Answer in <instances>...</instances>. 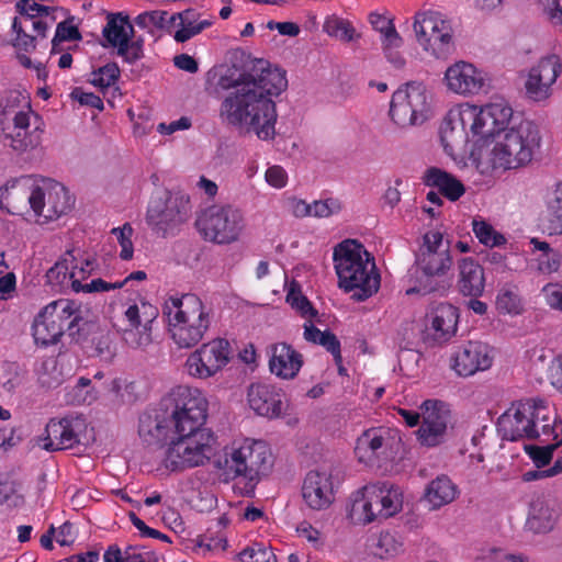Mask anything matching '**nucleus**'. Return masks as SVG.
Wrapping results in <instances>:
<instances>
[{"instance_id": "f257e3e1", "label": "nucleus", "mask_w": 562, "mask_h": 562, "mask_svg": "<svg viewBox=\"0 0 562 562\" xmlns=\"http://www.w3.org/2000/svg\"><path fill=\"white\" fill-rule=\"evenodd\" d=\"M218 86L228 91L218 110L223 124L240 133H254L262 140L274 138L278 114L271 97L286 89L284 70L271 68L267 60L254 58L243 49H234Z\"/></svg>"}, {"instance_id": "f03ea898", "label": "nucleus", "mask_w": 562, "mask_h": 562, "mask_svg": "<svg viewBox=\"0 0 562 562\" xmlns=\"http://www.w3.org/2000/svg\"><path fill=\"white\" fill-rule=\"evenodd\" d=\"M164 405L173 418V434L166 452L165 465L171 471L203 465L213 453L215 441L210 429L202 428L207 402L198 389L178 385Z\"/></svg>"}, {"instance_id": "7ed1b4c3", "label": "nucleus", "mask_w": 562, "mask_h": 562, "mask_svg": "<svg viewBox=\"0 0 562 562\" xmlns=\"http://www.w3.org/2000/svg\"><path fill=\"white\" fill-rule=\"evenodd\" d=\"M491 105L506 108L509 115H506L502 125H495L488 135L494 138V145L484 154L486 162L493 170L527 166L540 154L542 137L539 126L529 120L515 123L513 109L505 102H494Z\"/></svg>"}, {"instance_id": "20e7f679", "label": "nucleus", "mask_w": 562, "mask_h": 562, "mask_svg": "<svg viewBox=\"0 0 562 562\" xmlns=\"http://www.w3.org/2000/svg\"><path fill=\"white\" fill-rule=\"evenodd\" d=\"M338 286L352 292L351 299L363 302L380 289V274L374 258L364 246L355 239L338 244L334 250Z\"/></svg>"}, {"instance_id": "39448f33", "label": "nucleus", "mask_w": 562, "mask_h": 562, "mask_svg": "<svg viewBox=\"0 0 562 562\" xmlns=\"http://www.w3.org/2000/svg\"><path fill=\"white\" fill-rule=\"evenodd\" d=\"M503 439L518 441L522 439H542L546 442L550 436L560 429L557 414L543 398H525L514 402L512 406L499 416L497 422Z\"/></svg>"}, {"instance_id": "423d86ee", "label": "nucleus", "mask_w": 562, "mask_h": 562, "mask_svg": "<svg viewBox=\"0 0 562 562\" xmlns=\"http://www.w3.org/2000/svg\"><path fill=\"white\" fill-rule=\"evenodd\" d=\"M168 317V331L179 348H193L209 331L213 312L196 294L171 296L164 306Z\"/></svg>"}, {"instance_id": "0eeeda50", "label": "nucleus", "mask_w": 562, "mask_h": 562, "mask_svg": "<svg viewBox=\"0 0 562 562\" xmlns=\"http://www.w3.org/2000/svg\"><path fill=\"white\" fill-rule=\"evenodd\" d=\"M509 112L506 108L491 105L479 108L467 105L457 111H450L440 126V139L447 153L456 145L467 140L465 130L469 127L473 135L488 138L495 125H502Z\"/></svg>"}, {"instance_id": "6e6552de", "label": "nucleus", "mask_w": 562, "mask_h": 562, "mask_svg": "<svg viewBox=\"0 0 562 562\" xmlns=\"http://www.w3.org/2000/svg\"><path fill=\"white\" fill-rule=\"evenodd\" d=\"M402 506L403 496L397 487L387 482L369 484L352 494L349 517L366 525L397 514Z\"/></svg>"}, {"instance_id": "1a4fd4ad", "label": "nucleus", "mask_w": 562, "mask_h": 562, "mask_svg": "<svg viewBox=\"0 0 562 562\" xmlns=\"http://www.w3.org/2000/svg\"><path fill=\"white\" fill-rule=\"evenodd\" d=\"M217 467L232 477L244 476L247 491H252L261 475H267L272 467L271 452L263 441L246 440L240 447L225 451L217 460Z\"/></svg>"}, {"instance_id": "9d476101", "label": "nucleus", "mask_w": 562, "mask_h": 562, "mask_svg": "<svg viewBox=\"0 0 562 562\" xmlns=\"http://www.w3.org/2000/svg\"><path fill=\"white\" fill-rule=\"evenodd\" d=\"M417 271L426 279L423 289L425 292H445L443 282H435L432 278L446 276L452 265L453 258L450 250V241L443 240V235L437 231L427 232L423 236V244L415 255Z\"/></svg>"}, {"instance_id": "9b49d317", "label": "nucleus", "mask_w": 562, "mask_h": 562, "mask_svg": "<svg viewBox=\"0 0 562 562\" xmlns=\"http://www.w3.org/2000/svg\"><path fill=\"white\" fill-rule=\"evenodd\" d=\"M195 227L201 236L217 245H228L239 239L245 218L241 211L233 205H211L200 212Z\"/></svg>"}, {"instance_id": "f8f14e48", "label": "nucleus", "mask_w": 562, "mask_h": 562, "mask_svg": "<svg viewBox=\"0 0 562 562\" xmlns=\"http://www.w3.org/2000/svg\"><path fill=\"white\" fill-rule=\"evenodd\" d=\"M191 213L189 196L165 190L151 199L146 221L154 232L166 237L186 223Z\"/></svg>"}, {"instance_id": "ddd939ff", "label": "nucleus", "mask_w": 562, "mask_h": 562, "mask_svg": "<svg viewBox=\"0 0 562 562\" xmlns=\"http://www.w3.org/2000/svg\"><path fill=\"white\" fill-rule=\"evenodd\" d=\"M430 105L426 87L420 82H408L392 95L390 116L400 127L423 124L428 119Z\"/></svg>"}, {"instance_id": "4468645a", "label": "nucleus", "mask_w": 562, "mask_h": 562, "mask_svg": "<svg viewBox=\"0 0 562 562\" xmlns=\"http://www.w3.org/2000/svg\"><path fill=\"white\" fill-rule=\"evenodd\" d=\"M45 206V192L29 176L11 180L0 188V207L13 215H25L32 210L41 216Z\"/></svg>"}, {"instance_id": "2eb2a0df", "label": "nucleus", "mask_w": 562, "mask_h": 562, "mask_svg": "<svg viewBox=\"0 0 562 562\" xmlns=\"http://www.w3.org/2000/svg\"><path fill=\"white\" fill-rule=\"evenodd\" d=\"M87 430L86 419L80 416L67 415L60 419L52 418L45 427V437L38 438V445L46 451L69 449L81 450L85 447L82 437Z\"/></svg>"}, {"instance_id": "dca6fc26", "label": "nucleus", "mask_w": 562, "mask_h": 562, "mask_svg": "<svg viewBox=\"0 0 562 562\" xmlns=\"http://www.w3.org/2000/svg\"><path fill=\"white\" fill-rule=\"evenodd\" d=\"M231 345L223 338L203 344L193 351L186 361L191 376L207 379L221 371L229 361Z\"/></svg>"}, {"instance_id": "f3484780", "label": "nucleus", "mask_w": 562, "mask_h": 562, "mask_svg": "<svg viewBox=\"0 0 562 562\" xmlns=\"http://www.w3.org/2000/svg\"><path fill=\"white\" fill-rule=\"evenodd\" d=\"M133 33L134 29L127 15L122 13H110L108 15V22L102 34L108 44L116 47L117 55L128 64H133L143 57V41H132Z\"/></svg>"}, {"instance_id": "a211bd4d", "label": "nucleus", "mask_w": 562, "mask_h": 562, "mask_svg": "<svg viewBox=\"0 0 562 562\" xmlns=\"http://www.w3.org/2000/svg\"><path fill=\"white\" fill-rule=\"evenodd\" d=\"M416 38L426 50L445 53L452 41V27L439 12L418 13L414 22Z\"/></svg>"}, {"instance_id": "6ab92c4d", "label": "nucleus", "mask_w": 562, "mask_h": 562, "mask_svg": "<svg viewBox=\"0 0 562 562\" xmlns=\"http://www.w3.org/2000/svg\"><path fill=\"white\" fill-rule=\"evenodd\" d=\"M423 423L416 431L420 445L435 447L445 441L449 413L440 401L427 400L422 406Z\"/></svg>"}, {"instance_id": "aec40b11", "label": "nucleus", "mask_w": 562, "mask_h": 562, "mask_svg": "<svg viewBox=\"0 0 562 562\" xmlns=\"http://www.w3.org/2000/svg\"><path fill=\"white\" fill-rule=\"evenodd\" d=\"M458 308L449 303H439L426 314L424 340L430 345L447 342L457 331Z\"/></svg>"}, {"instance_id": "412c9836", "label": "nucleus", "mask_w": 562, "mask_h": 562, "mask_svg": "<svg viewBox=\"0 0 562 562\" xmlns=\"http://www.w3.org/2000/svg\"><path fill=\"white\" fill-rule=\"evenodd\" d=\"M562 69L558 55H549L533 66L525 82L526 93L533 101H543L551 94V86Z\"/></svg>"}, {"instance_id": "4be33fe9", "label": "nucleus", "mask_w": 562, "mask_h": 562, "mask_svg": "<svg viewBox=\"0 0 562 562\" xmlns=\"http://www.w3.org/2000/svg\"><path fill=\"white\" fill-rule=\"evenodd\" d=\"M158 310L149 303L134 304L125 311L130 329H125V340L133 347L147 346L151 341V324Z\"/></svg>"}, {"instance_id": "5701e85b", "label": "nucleus", "mask_w": 562, "mask_h": 562, "mask_svg": "<svg viewBox=\"0 0 562 562\" xmlns=\"http://www.w3.org/2000/svg\"><path fill=\"white\" fill-rule=\"evenodd\" d=\"M446 80L449 89L460 94L486 92L490 87L486 76L465 61L450 66L446 71Z\"/></svg>"}, {"instance_id": "b1692460", "label": "nucleus", "mask_w": 562, "mask_h": 562, "mask_svg": "<svg viewBox=\"0 0 562 562\" xmlns=\"http://www.w3.org/2000/svg\"><path fill=\"white\" fill-rule=\"evenodd\" d=\"M86 325L88 322L79 315L67 324H63L43 311L34 321L33 336L36 342L47 346L56 344L66 331L71 337L80 336Z\"/></svg>"}, {"instance_id": "393cba45", "label": "nucleus", "mask_w": 562, "mask_h": 562, "mask_svg": "<svg viewBox=\"0 0 562 562\" xmlns=\"http://www.w3.org/2000/svg\"><path fill=\"white\" fill-rule=\"evenodd\" d=\"M452 360V368L462 376H470L492 366L488 346L480 341H469L463 345Z\"/></svg>"}, {"instance_id": "a878e982", "label": "nucleus", "mask_w": 562, "mask_h": 562, "mask_svg": "<svg viewBox=\"0 0 562 562\" xmlns=\"http://www.w3.org/2000/svg\"><path fill=\"white\" fill-rule=\"evenodd\" d=\"M302 497L311 509L328 508L334 501L331 476L325 472L310 471L302 485Z\"/></svg>"}, {"instance_id": "bb28decb", "label": "nucleus", "mask_w": 562, "mask_h": 562, "mask_svg": "<svg viewBox=\"0 0 562 562\" xmlns=\"http://www.w3.org/2000/svg\"><path fill=\"white\" fill-rule=\"evenodd\" d=\"M267 352L271 373L281 379H294L303 366V356L286 342L272 344Z\"/></svg>"}, {"instance_id": "cd10ccee", "label": "nucleus", "mask_w": 562, "mask_h": 562, "mask_svg": "<svg viewBox=\"0 0 562 562\" xmlns=\"http://www.w3.org/2000/svg\"><path fill=\"white\" fill-rule=\"evenodd\" d=\"M170 392L162 397L159 404V413L155 415L145 414L139 418L138 434L148 445H156L166 441L169 434H173V418L168 414L165 401Z\"/></svg>"}, {"instance_id": "c85d7f7f", "label": "nucleus", "mask_w": 562, "mask_h": 562, "mask_svg": "<svg viewBox=\"0 0 562 562\" xmlns=\"http://www.w3.org/2000/svg\"><path fill=\"white\" fill-rule=\"evenodd\" d=\"M457 289L463 296L479 297L485 288L484 270L472 258H462L458 261Z\"/></svg>"}, {"instance_id": "c756f323", "label": "nucleus", "mask_w": 562, "mask_h": 562, "mask_svg": "<svg viewBox=\"0 0 562 562\" xmlns=\"http://www.w3.org/2000/svg\"><path fill=\"white\" fill-rule=\"evenodd\" d=\"M247 396L250 408L258 415L271 418L281 414L282 401L270 385L251 384Z\"/></svg>"}, {"instance_id": "7c9ffc66", "label": "nucleus", "mask_w": 562, "mask_h": 562, "mask_svg": "<svg viewBox=\"0 0 562 562\" xmlns=\"http://www.w3.org/2000/svg\"><path fill=\"white\" fill-rule=\"evenodd\" d=\"M423 180L426 186L438 188L440 193L451 201L459 200L465 191L460 180L436 167L427 169Z\"/></svg>"}, {"instance_id": "2f4dec72", "label": "nucleus", "mask_w": 562, "mask_h": 562, "mask_svg": "<svg viewBox=\"0 0 562 562\" xmlns=\"http://www.w3.org/2000/svg\"><path fill=\"white\" fill-rule=\"evenodd\" d=\"M558 514L544 499H536L530 504L526 528L533 533H546L553 529Z\"/></svg>"}, {"instance_id": "473e14b6", "label": "nucleus", "mask_w": 562, "mask_h": 562, "mask_svg": "<svg viewBox=\"0 0 562 562\" xmlns=\"http://www.w3.org/2000/svg\"><path fill=\"white\" fill-rule=\"evenodd\" d=\"M385 438L376 429L364 431L357 440L355 451L360 461L373 462L385 454Z\"/></svg>"}, {"instance_id": "72a5a7b5", "label": "nucleus", "mask_w": 562, "mask_h": 562, "mask_svg": "<svg viewBox=\"0 0 562 562\" xmlns=\"http://www.w3.org/2000/svg\"><path fill=\"white\" fill-rule=\"evenodd\" d=\"M200 14L192 9L184 10L170 18L173 23L177 19L180 20V29L175 33V40L178 43H184L191 37L200 34L204 29L209 27L212 23L209 20H200Z\"/></svg>"}, {"instance_id": "f704fd0d", "label": "nucleus", "mask_w": 562, "mask_h": 562, "mask_svg": "<svg viewBox=\"0 0 562 562\" xmlns=\"http://www.w3.org/2000/svg\"><path fill=\"white\" fill-rule=\"evenodd\" d=\"M457 488L451 480L441 475L432 480L425 493L426 501L436 509L451 503L456 498Z\"/></svg>"}, {"instance_id": "c9c22d12", "label": "nucleus", "mask_w": 562, "mask_h": 562, "mask_svg": "<svg viewBox=\"0 0 562 562\" xmlns=\"http://www.w3.org/2000/svg\"><path fill=\"white\" fill-rule=\"evenodd\" d=\"M370 23L372 27L380 33L382 48L384 52L402 46L403 40L397 33L391 19L379 13H371Z\"/></svg>"}, {"instance_id": "e433bc0d", "label": "nucleus", "mask_w": 562, "mask_h": 562, "mask_svg": "<svg viewBox=\"0 0 562 562\" xmlns=\"http://www.w3.org/2000/svg\"><path fill=\"white\" fill-rule=\"evenodd\" d=\"M304 338L313 344H318L326 348L334 357L336 363H340L341 352L340 342L335 334L329 330L322 331L315 327L311 322L304 324Z\"/></svg>"}, {"instance_id": "4c0bfd02", "label": "nucleus", "mask_w": 562, "mask_h": 562, "mask_svg": "<svg viewBox=\"0 0 562 562\" xmlns=\"http://www.w3.org/2000/svg\"><path fill=\"white\" fill-rule=\"evenodd\" d=\"M72 203L74 200L68 194L66 188L61 184H56L53 188V191L48 194V202L46 203L45 209H43L41 216H44L47 220L59 217L61 214H65L70 210Z\"/></svg>"}, {"instance_id": "58836bf2", "label": "nucleus", "mask_w": 562, "mask_h": 562, "mask_svg": "<svg viewBox=\"0 0 562 562\" xmlns=\"http://www.w3.org/2000/svg\"><path fill=\"white\" fill-rule=\"evenodd\" d=\"M496 310L503 315H519L524 311L520 295L515 286H504L496 296Z\"/></svg>"}, {"instance_id": "ea45409f", "label": "nucleus", "mask_w": 562, "mask_h": 562, "mask_svg": "<svg viewBox=\"0 0 562 562\" xmlns=\"http://www.w3.org/2000/svg\"><path fill=\"white\" fill-rule=\"evenodd\" d=\"M324 31L329 36L347 43L360 37V34L356 32L355 27L348 20L335 15L326 19L324 23Z\"/></svg>"}, {"instance_id": "a19ab883", "label": "nucleus", "mask_w": 562, "mask_h": 562, "mask_svg": "<svg viewBox=\"0 0 562 562\" xmlns=\"http://www.w3.org/2000/svg\"><path fill=\"white\" fill-rule=\"evenodd\" d=\"M558 431H560V429H555V431L550 436L554 440L553 443H548L542 447L533 445L525 447V451L531 458L538 469H541L550 463L553 457V451L562 443V437H559Z\"/></svg>"}, {"instance_id": "79ce46f5", "label": "nucleus", "mask_w": 562, "mask_h": 562, "mask_svg": "<svg viewBox=\"0 0 562 562\" xmlns=\"http://www.w3.org/2000/svg\"><path fill=\"white\" fill-rule=\"evenodd\" d=\"M44 312L63 324L72 321L76 315L81 316L80 305L67 299L52 302L44 308Z\"/></svg>"}, {"instance_id": "37998d69", "label": "nucleus", "mask_w": 562, "mask_h": 562, "mask_svg": "<svg viewBox=\"0 0 562 562\" xmlns=\"http://www.w3.org/2000/svg\"><path fill=\"white\" fill-rule=\"evenodd\" d=\"M473 232L481 244L488 247H496L505 244V237L496 232L492 225L486 223L485 221H476L473 223Z\"/></svg>"}, {"instance_id": "c03bdc74", "label": "nucleus", "mask_w": 562, "mask_h": 562, "mask_svg": "<svg viewBox=\"0 0 562 562\" xmlns=\"http://www.w3.org/2000/svg\"><path fill=\"white\" fill-rule=\"evenodd\" d=\"M548 214L551 227L562 234V182L555 186L548 200Z\"/></svg>"}, {"instance_id": "a18cd8bd", "label": "nucleus", "mask_w": 562, "mask_h": 562, "mask_svg": "<svg viewBox=\"0 0 562 562\" xmlns=\"http://www.w3.org/2000/svg\"><path fill=\"white\" fill-rule=\"evenodd\" d=\"M124 286V282H108L101 278L93 279L88 283H82L79 279H74L71 282V289L75 292H85V293H93V292H105L110 290H116Z\"/></svg>"}, {"instance_id": "49530a36", "label": "nucleus", "mask_w": 562, "mask_h": 562, "mask_svg": "<svg viewBox=\"0 0 562 562\" xmlns=\"http://www.w3.org/2000/svg\"><path fill=\"white\" fill-rule=\"evenodd\" d=\"M120 77V68L116 63H109L92 71L91 83L100 88H109L114 85Z\"/></svg>"}, {"instance_id": "de8ad7c7", "label": "nucleus", "mask_w": 562, "mask_h": 562, "mask_svg": "<svg viewBox=\"0 0 562 562\" xmlns=\"http://www.w3.org/2000/svg\"><path fill=\"white\" fill-rule=\"evenodd\" d=\"M70 257V261L74 262L76 260L75 256L72 255V250L66 251V257L58 260L48 271L46 272V279L47 282L52 285H59L63 284L68 276V258Z\"/></svg>"}, {"instance_id": "09e8293b", "label": "nucleus", "mask_w": 562, "mask_h": 562, "mask_svg": "<svg viewBox=\"0 0 562 562\" xmlns=\"http://www.w3.org/2000/svg\"><path fill=\"white\" fill-rule=\"evenodd\" d=\"M293 283L286 294V302L294 308H296L302 316L315 317L317 311L312 306L311 302L306 296L302 295L300 290H295Z\"/></svg>"}, {"instance_id": "8fccbe9b", "label": "nucleus", "mask_w": 562, "mask_h": 562, "mask_svg": "<svg viewBox=\"0 0 562 562\" xmlns=\"http://www.w3.org/2000/svg\"><path fill=\"white\" fill-rule=\"evenodd\" d=\"M241 562H276V557L271 550L261 543H254L239 553Z\"/></svg>"}, {"instance_id": "3c124183", "label": "nucleus", "mask_w": 562, "mask_h": 562, "mask_svg": "<svg viewBox=\"0 0 562 562\" xmlns=\"http://www.w3.org/2000/svg\"><path fill=\"white\" fill-rule=\"evenodd\" d=\"M116 236L121 246L120 258L123 260H130L133 257L134 248L131 240L133 228L130 223H125L122 227H115L111 231Z\"/></svg>"}, {"instance_id": "603ef678", "label": "nucleus", "mask_w": 562, "mask_h": 562, "mask_svg": "<svg viewBox=\"0 0 562 562\" xmlns=\"http://www.w3.org/2000/svg\"><path fill=\"white\" fill-rule=\"evenodd\" d=\"M168 15L167 11H149L144 12L139 14L135 19L136 25H138L142 29H148L150 26L157 27V29H164L166 26V16Z\"/></svg>"}, {"instance_id": "864d4df0", "label": "nucleus", "mask_w": 562, "mask_h": 562, "mask_svg": "<svg viewBox=\"0 0 562 562\" xmlns=\"http://www.w3.org/2000/svg\"><path fill=\"white\" fill-rule=\"evenodd\" d=\"M561 258V254L554 249L544 254H539L537 258L538 269L543 273L555 272L560 268Z\"/></svg>"}, {"instance_id": "5fc2aeb1", "label": "nucleus", "mask_w": 562, "mask_h": 562, "mask_svg": "<svg viewBox=\"0 0 562 562\" xmlns=\"http://www.w3.org/2000/svg\"><path fill=\"white\" fill-rule=\"evenodd\" d=\"M5 138H10V146L15 151H25L29 148H34L37 145V140L33 139L32 136L27 135V132L15 130L14 134H7Z\"/></svg>"}, {"instance_id": "6e6d98bb", "label": "nucleus", "mask_w": 562, "mask_h": 562, "mask_svg": "<svg viewBox=\"0 0 562 562\" xmlns=\"http://www.w3.org/2000/svg\"><path fill=\"white\" fill-rule=\"evenodd\" d=\"M312 216L315 217H328L340 210L338 201L327 199L324 201H314L311 203Z\"/></svg>"}, {"instance_id": "4d7b16f0", "label": "nucleus", "mask_w": 562, "mask_h": 562, "mask_svg": "<svg viewBox=\"0 0 562 562\" xmlns=\"http://www.w3.org/2000/svg\"><path fill=\"white\" fill-rule=\"evenodd\" d=\"M71 99L77 100L81 105L103 110V101L99 95L85 92L81 88H75L70 93Z\"/></svg>"}, {"instance_id": "13d9d810", "label": "nucleus", "mask_w": 562, "mask_h": 562, "mask_svg": "<svg viewBox=\"0 0 562 562\" xmlns=\"http://www.w3.org/2000/svg\"><path fill=\"white\" fill-rule=\"evenodd\" d=\"M58 38L59 41H79L81 34L77 26L69 23V21H63L58 23L56 29V35L53 42Z\"/></svg>"}, {"instance_id": "bf43d9fd", "label": "nucleus", "mask_w": 562, "mask_h": 562, "mask_svg": "<svg viewBox=\"0 0 562 562\" xmlns=\"http://www.w3.org/2000/svg\"><path fill=\"white\" fill-rule=\"evenodd\" d=\"M543 10L553 25H562V0H540Z\"/></svg>"}, {"instance_id": "052dcab7", "label": "nucleus", "mask_w": 562, "mask_h": 562, "mask_svg": "<svg viewBox=\"0 0 562 562\" xmlns=\"http://www.w3.org/2000/svg\"><path fill=\"white\" fill-rule=\"evenodd\" d=\"M547 303L555 310L562 311V286L559 284H547L543 288Z\"/></svg>"}, {"instance_id": "680f3d73", "label": "nucleus", "mask_w": 562, "mask_h": 562, "mask_svg": "<svg viewBox=\"0 0 562 562\" xmlns=\"http://www.w3.org/2000/svg\"><path fill=\"white\" fill-rule=\"evenodd\" d=\"M266 180L274 188H283L286 183V172L280 166H272L266 171Z\"/></svg>"}, {"instance_id": "e2e57ef3", "label": "nucleus", "mask_w": 562, "mask_h": 562, "mask_svg": "<svg viewBox=\"0 0 562 562\" xmlns=\"http://www.w3.org/2000/svg\"><path fill=\"white\" fill-rule=\"evenodd\" d=\"M173 65L189 74H195L199 70L198 61L188 54H179L173 57Z\"/></svg>"}, {"instance_id": "0e129e2a", "label": "nucleus", "mask_w": 562, "mask_h": 562, "mask_svg": "<svg viewBox=\"0 0 562 562\" xmlns=\"http://www.w3.org/2000/svg\"><path fill=\"white\" fill-rule=\"evenodd\" d=\"M376 546L380 549L385 548L384 553L378 552V551L375 552V555H379L381 559H383L390 554H393L397 551L395 540H394L393 536L390 533H382L378 540Z\"/></svg>"}, {"instance_id": "69168bd1", "label": "nucleus", "mask_w": 562, "mask_h": 562, "mask_svg": "<svg viewBox=\"0 0 562 562\" xmlns=\"http://www.w3.org/2000/svg\"><path fill=\"white\" fill-rule=\"evenodd\" d=\"M21 99H25L24 95L18 90H9L0 99V108L3 113L9 112L10 109L16 106Z\"/></svg>"}, {"instance_id": "338daca9", "label": "nucleus", "mask_w": 562, "mask_h": 562, "mask_svg": "<svg viewBox=\"0 0 562 562\" xmlns=\"http://www.w3.org/2000/svg\"><path fill=\"white\" fill-rule=\"evenodd\" d=\"M16 278L13 272L0 277V300H7L15 290Z\"/></svg>"}, {"instance_id": "774afa93", "label": "nucleus", "mask_w": 562, "mask_h": 562, "mask_svg": "<svg viewBox=\"0 0 562 562\" xmlns=\"http://www.w3.org/2000/svg\"><path fill=\"white\" fill-rule=\"evenodd\" d=\"M95 266L94 259H86L85 263L78 268L77 266L72 267L71 272L69 273V279L72 281L74 279H79L80 281L90 276Z\"/></svg>"}]
</instances>
